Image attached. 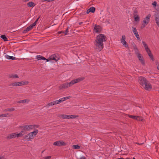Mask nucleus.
I'll return each mask as SVG.
<instances>
[{"mask_svg":"<svg viewBox=\"0 0 159 159\" xmlns=\"http://www.w3.org/2000/svg\"><path fill=\"white\" fill-rule=\"evenodd\" d=\"M107 39L106 37L104 34L98 35L94 42V48L97 51H101L103 48V42L106 41Z\"/></svg>","mask_w":159,"mask_h":159,"instance_id":"nucleus-1","label":"nucleus"},{"mask_svg":"<svg viewBox=\"0 0 159 159\" xmlns=\"http://www.w3.org/2000/svg\"><path fill=\"white\" fill-rule=\"evenodd\" d=\"M139 84L146 90H150L152 88L151 84L148 83L146 79L143 77H140L139 78Z\"/></svg>","mask_w":159,"mask_h":159,"instance_id":"nucleus-2","label":"nucleus"},{"mask_svg":"<svg viewBox=\"0 0 159 159\" xmlns=\"http://www.w3.org/2000/svg\"><path fill=\"white\" fill-rule=\"evenodd\" d=\"M70 82L69 83H66L61 84L60 86H59V89L60 90H61L71 86L72 85V84H70Z\"/></svg>","mask_w":159,"mask_h":159,"instance_id":"nucleus-3","label":"nucleus"},{"mask_svg":"<svg viewBox=\"0 0 159 159\" xmlns=\"http://www.w3.org/2000/svg\"><path fill=\"white\" fill-rule=\"evenodd\" d=\"M93 30L97 33H100L102 30L101 26L99 25H95L94 28Z\"/></svg>","mask_w":159,"mask_h":159,"instance_id":"nucleus-4","label":"nucleus"},{"mask_svg":"<svg viewBox=\"0 0 159 159\" xmlns=\"http://www.w3.org/2000/svg\"><path fill=\"white\" fill-rule=\"evenodd\" d=\"M151 15L150 14L148 15L146 17L144 18L143 21L142 25H147L149 21L150 18L151 17Z\"/></svg>","mask_w":159,"mask_h":159,"instance_id":"nucleus-5","label":"nucleus"},{"mask_svg":"<svg viewBox=\"0 0 159 159\" xmlns=\"http://www.w3.org/2000/svg\"><path fill=\"white\" fill-rule=\"evenodd\" d=\"M53 145L57 146H65L66 145V144L64 142L58 141L54 142Z\"/></svg>","mask_w":159,"mask_h":159,"instance_id":"nucleus-6","label":"nucleus"},{"mask_svg":"<svg viewBox=\"0 0 159 159\" xmlns=\"http://www.w3.org/2000/svg\"><path fill=\"white\" fill-rule=\"evenodd\" d=\"M136 56L138 57L139 60L141 62V64L143 65H145V61L142 54H138V55Z\"/></svg>","mask_w":159,"mask_h":159,"instance_id":"nucleus-7","label":"nucleus"},{"mask_svg":"<svg viewBox=\"0 0 159 159\" xmlns=\"http://www.w3.org/2000/svg\"><path fill=\"white\" fill-rule=\"evenodd\" d=\"M125 35H123L122 36V39H121V42L123 44L125 45V47H128V45L127 42L125 40Z\"/></svg>","mask_w":159,"mask_h":159,"instance_id":"nucleus-8","label":"nucleus"},{"mask_svg":"<svg viewBox=\"0 0 159 159\" xmlns=\"http://www.w3.org/2000/svg\"><path fill=\"white\" fill-rule=\"evenodd\" d=\"M132 28L133 32L134 33V34L135 36H136V37L138 40H139V41H140L141 40L140 39L139 35L136 28L134 27H132Z\"/></svg>","mask_w":159,"mask_h":159,"instance_id":"nucleus-9","label":"nucleus"},{"mask_svg":"<svg viewBox=\"0 0 159 159\" xmlns=\"http://www.w3.org/2000/svg\"><path fill=\"white\" fill-rule=\"evenodd\" d=\"M84 80V79L82 78H79L76 79L72 80L70 84H72V85L78 82H80L81 81H82Z\"/></svg>","mask_w":159,"mask_h":159,"instance_id":"nucleus-10","label":"nucleus"},{"mask_svg":"<svg viewBox=\"0 0 159 159\" xmlns=\"http://www.w3.org/2000/svg\"><path fill=\"white\" fill-rule=\"evenodd\" d=\"M156 23L159 27V14L157 13L154 15Z\"/></svg>","mask_w":159,"mask_h":159,"instance_id":"nucleus-11","label":"nucleus"},{"mask_svg":"<svg viewBox=\"0 0 159 159\" xmlns=\"http://www.w3.org/2000/svg\"><path fill=\"white\" fill-rule=\"evenodd\" d=\"M48 59L50 60H53L57 61L59 59V58L56 55L54 54L51 55Z\"/></svg>","mask_w":159,"mask_h":159,"instance_id":"nucleus-12","label":"nucleus"},{"mask_svg":"<svg viewBox=\"0 0 159 159\" xmlns=\"http://www.w3.org/2000/svg\"><path fill=\"white\" fill-rule=\"evenodd\" d=\"M34 24H32L30 25L29 26L27 27L23 31V33H26L32 29L33 27L34 26Z\"/></svg>","mask_w":159,"mask_h":159,"instance_id":"nucleus-13","label":"nucleus"},{"mask_svg":"<svg viewBox=\"0 0 159 159\" xmlns=\"http://www.w3.org/2000/svg\"><path fill=\"white\" fill-rule=\"evenodd\" d=\"M60 101L61 100H58L52 102H51L48 103L47 105L49 107L51 106L54 105L55 104H58L61 103Z\"/></svg>","mask_w":159,"mask_h":159,"instance_id":"nucleus-14","label":"nucleus"},{"mask_svg":"<svg viewBox=\"0 0 159 159\" xmlns=\"http://www.w3.org/2000/svg\"><path fill=\"white\" fill-rule=\"evenodd\" d=\"M33 138L32 137L31 135L30 134V133H29L28 134H27L24 137V139L25 140L29 141L30 139H33Z\"/></svg>","mask_w":159,"mask_h":159,"instance_id":"nucleus-15","label":"nucleus"},{"mask_svg":"<svg viewBox=\"0 0 159 159\" xmlns=\"http://www.w3.org/2000/svg\"><path fill=\"white\" fill-rule=\"evenodd\" d=\"M16 133H12L7 136V138L8 139H10L16 137Z\"/></svg>","mask_w":159,"mask_h":159,"instance_id":"nucleus-16","label":"nucleus"},{"mask_svg":"<svg viewBox=\"0 0 159 159\" xmlns=\"http://www.w3.org/2000/svg\"><path fill=\"white\" fill-rule=\"evenodd\" d=\"M36 58L38 60H46L47 61H49V60L48 59H47L44 57L40 55H37L36 56Z\"/></svg>","mask_w":159,"mask_h":159,"instance_id":"nucleus-17","label":"nucleus"},{"mask_svg":"<svg viewBox=\"0 0 159 159\" xmlns=\"http://www.w3.org/2000/svg\"><path fill=\"white\" fill-rule=\"evenodd\" d=\"M20 128L22 129V131H27L29 130L28 125H25L24 126H20Z\"/></svg>","mask_w":159,"mask_h":159,"instance_id":"nucleus-18","label":"nucleus"},{"mask_svg":"<svg viewBox=\"0 0 159 159\" xmlns=\"http://www.w3.org/2000/svg\"><path fill=\"white\" fill-rule=\"evenodd\" d=\"M29 83V82L28 81H25L24 82L21 81V82H17V86L23 85H24V84H27Z\"/></svg>","mask_w":159,"mask_h":159,"instance_id":"nucleus-19","label":"nucleus"},{"mask_svg":"<svg viewBox=\"0 0 159 159\" xmlns=\"http://www.w3.org/2000/svg\"><path fill=\"white\" fill-rule=\"evenodd\" d=\"M38 129H35V131L33 132L30 133V134L32 136V137L34 138V135L35 136L38 133Z\"/></svg>","mask_w":159,"mask_h":159,"instance_id":"nucleus-20","label":"nucleus"},{"mask_svg":"<svg viewBox=\"0 0 159 159\" xmlns=\"http://www.w3.org/2000/svg\"><path fill=\"white\" fill-rule=\"evenodd\" d=\"M134 21H139L140 20V18L138 15H134Z\"/></svg>","mask_w":159,"mask_h":159,"instance_id":"nucleus-21","label":"nucleus"},{"mask_svg":"<svg viewBox=\"0 0 159 159\" xmlns=\"http://www.w3.org/2000/svg\"><path fill=\"white\" fill-rule=\"evenodd\" d=\"M60 117L63 119H69V115L61 114L60 115Z\"/></svg>","mask_w":159,"mask_h":159,"instance_id":"nucleus-22","label":"nucleus"},{"mask_svg":"<svg viewBox=\"0 0 159 159\" xmlns=\"http://www.w3.org/2000/svg\"><path fill=\"white\" fill-rule=\"evenodd\" d=\"M0 37L2 38L4 41H8V39L5 34L1 35Z\"/></svg>","mask_w":159,"mask_h":159,"instance_id":"nucleus-23","label":"nucleus"},{"mask_svg":"<svg viewBox=\"0 0 159 159\" xmlns=\"http://www.w3.org/2000/svg\"><path fill=\"white\" fill-rule=\"evenodd\" d=\"M29 101V100H28L27 99H25L23 100H20L18 101L17 102L18 103H26L27 102H28Z\"/></svg>","mask_w":159,"mask_h":159,"instance_id":"nucleus-24","label":"nucleus"},{"mask_svg":"<svg viewBox=\"0 0 159 159\" xmlns=\"http://www.w3.org/2000/svg\"><path fill=\"white\" fill-rule=\"evenodd\" d=\"M79 116L78 115H69V119H74L76 117H78Z\"/></svg>","mask_w":159,"mask_h":159,"instance_id":"nucleus-25","label":"nucleus"},{"mask_svg":"<svg viewBox=\"0 0 159 159\" xmlns=\"http://www.w3.org/2000/svg\"><path fill=\"white\" fill-rule=\"evenodd\" d=\"M89 9L90 11L92 13H94L95 11V8L93 7H90Z\"/></svg>","mask_w":159,"mask_h":159,"instance_id":"nucleus-26","label":"nucleus"},{"mask_svg":"<svg viewBox=\"0 0 159 159\" xmlns=\"http://www.w3.org/2000/svg\"><path fill=\"white\" fill-rule=\"evenodd\" d=\"M34 4V3L33 2H30L27 3V5L29 7H31L33 6H34L35 5L33 6Z\"/></svg>","mask_w":159,"mask_h":159,"instance_id":"nucleus-27","label":"nucleus"},{"mask_svg":"<svg viewBox=\"0 0 159 159\" xmlns=\"http://www.w3.org/2000/svg\"><path fill=\"white\" fill-rule=\"evenodd\" d=\"M135 120L140 121H142L143 120V119L142 118V117H141L136 116V118Z\"/></svg>","mask_w":159,"mask_h":159,"instance_id":"nucleus-28","label":"nucleus"},{"mask_svg":"<svg viewBox=\"0 0 159 159\" xmlns=\"http://www.w3.org/2000/svg\"><path fill=\"white\" fill-rule=\"evenodd\" d=\"M35 125H28L29 130L33 129L35 127Z\"/></svg>","mask_w":159,"mask_h":159,"instance_id":"nucleus-29","label":"nucleus"},{"mask_svg":"<svg viewBox=\"0 0 159 159\" xmlns=\"http://www.w3.org/2000/svg\"><path fill=\"white\" fill-rule=\"evenodd\" d=\"M11 78H18L19 77L18 75L16 74H12L10 76Z\"/></svg>","mask_w":159,"mask_h":159,"instance_id":"nucleus-30","label":"nucleus"},{"mask_svg":"<svg viewBox=\"0 0 159 159\" xmlns=\"http://www.w3.org/2000/svg\"><path fill=\"white\" fill-rule=\"evenodd\" d=\"M23 131H21L19 134H16V136L18 138L20 136H23V134H22V133H23Z\"/></svg>","mask_w":159,"mask_h":159,"instance_id":"nucleus-31","label":"nucleus"},{"mask_svg":"<svg viewBox=\"0 0 159 159\" xmlns=\"http://www.w3.org/2000/svg\"><path fill=\"white\" fill-rule=\"evenodd\" d=\"M9 86H17V82H15L9 85Z\"/></svg>","mask_w":159,"mask_h":159,"instance_id":"nucleus-32","label":"nucleus"},{"mask_svg":"<svg viewBox=\"0 0 159 159\" xmlns=\"http://www.w3.org/2000/svg\"><path fill=\"white\" fill-rule=\"evenodd\" d=\"M73 147L74 149H79L80 148V146L78 145H74Z\"/></svg>","mask_w":159,"mask_h":159,"instance_id":"nucleus-33","label":"nucleus"},{"mask_svg":"<svg viewBox=\"0 0 159 159\" xmlns=\"http://www.w3.org/2000/svg\"><path fill=\"white\" fill-rule=\"evenodd\" d=\"M135 53L136 56L138 55V54H140L139 52V50L138 48L134 49Z\"/></svg>","mask_w":159,"mask_h":159,"instance_id":"nucleus-34","label":"nucleus"},{"mask_svg":"<svg viewBox=\"0 0 159 159\" xmlns=\"http://www.w3.org/2000/svg\"><path fill=\"white\" fill-rule=\"evenodd\" d=\"M142 42L143 45L145 49L148 48L147 44H146V43L144 41H143Z\"/></svg>","mask_w":159,"mask_h":159,"instance_id":"nucleus-35","label":"nucleus"},{"mask_svg":"<svg viewBox=\"0 0 159 159\" xmlns=\"http://www.w3.org/2000/svg\"><path fill=\"white\" fill-rule=\"evenodd\" d=\"M15 108H7L5 109L6 111H15Z\"/></svg>","mask_w":159,"mask_h":159,"instance_id":"nucleus-36","label":"nucleus"},{"mask_svg":"<svg viewBox=\"0 0 159 159\" xmlns=\"http://www.w3.org/2000/svg\"><path fill=\"white\" fill-rule=\"evenodd\" d=\"M148 56L151 58V59L152 60V61H154V58H153V55L152 53L149 54Z\"/></svg>","mask_w":159,"mask_h":159,"instance_id":"nucleus-37","label":"nucleus"},{"mask_svg":"<svg viewBox=\"0 0 159 159\" xmlns=\"http://www.w3.org/2000/svg\"><path fill=\"white\" fill-rule=\"evenodd\" d=\"M129 118H130L134 120H136V116H135L129 115Z\"/></svg>","mask_w":159,"mask_h":159,"instance_id":"nucleus-38","label":"nucleus"},{"mask_svg":"<svg viewBox=\"0 0 159 159\" xmlns=\"http://www.w3.org/2000/svg\"><path fill=\"white\" fill-rule=\"evenodd\" d=\"M138 13V11L136 9H135L134 11V13H133V16H134V15H138L137 14V13Z\"/></svg>","mask_w":159,"mask_h":159,"instance_id":"nucleus-39","label":"nucleus"},{"mask_svg":"<svg viewBox=\"0 0 159 159\" xmlns=\"http://www.w3.org/2000/svg\"><path fill=\"white\" fill-rule=\"evenodd\" d=\"M8 114V113H7V114L0 115V117H7V115Z\"/></svg>","mask_w":159,"mask_h":159,"instance_id":"nucleus-40","label":"nucleus"},{"mask_svg":"<svg viewBox=\"0 0 159 159\" xmlns=\"http://www.w3.org/2000/svg\"><path fill=\"white\" fill-rule=\"evenodd\" d=\"M5 57L7 58V59L9 60L11 59V56H9L8 55H6L5 56Z\"/></svg>","mask_w":159,"mask_h":159,"instance_id":"nucleus-41","label":"nucleus"},{"mask_svg":"<svg viewBox=\"0 0 159 159\" xmlns=\"http://www.w3.org/2000/svg\"><path fill=\"white\" fill-rule=\"evenodd\" d=\"M68 29H69V27H68L66 29V30L64 31L65 33V35H67L68 34Z\"/></svg>","mask_w":159,"mask_h":159,"instance_id":"nucleus-42","label":"nucleus"},{"mask_svg":"<svg viewBox=\"0 0 159 159\" xmlns=\"http://www.w3.org/2000/svg\"><path fill=\"white\" fill-rule=\"evenodd\" d=\"M152 5L154 7H156L157 6V3L156 1H154L152 3Z\"/></svg>","mask_w":159,"mask_h":159,"instance_id":"nucleus-43","label":"nucleus"},{"mask_svg":"<svg viewBox=\"0 0 159 159\" xmlns=\"http://www.w3.org/2000/svg\"><path fill=\"white\" fill-rule=\"evenodd\" d=\"M64 31H59L58 32V34H64V35H65V33Z\"/></svg>","mask_w":159,"mask_h":159,"instance_id":"nucleus-44","label":"nucleus"},{"mask_svg":"<svg viewBox=\"0 0 159 159\" xmlns=\"http://www.w3.org/2000/svg\"><path fill=\"white\" fill-rule=\"evenodd\" d=\"M78 159H85L86 158L84 156H82L81 157H80V156H79L78 157Z\"/></svg>","mask_w":159,"mask_h":159,"instance_id":"nucleus-45","label":"nucleus"},{"mask_svg":"<svg viewBox=\"0 0 159 159\" xmlns=\"http://www.w3.org/2000/svg\"><path fill=\"white\" fill-rule=\"evenodd\" d=\"M155 63L156 65H157V69H158V70H159V63H158V62L157 61H156L155 62Z\"/></svg>","mask_w":159,"mask_h":159,"instance_id":"nucleus-46","label":"nucleus"},{"mask_svg":"<svg viewBox=\"0 0 159 159\" xmlns=\"http://www.w3.org/2000/svg\"><path fill=\"white\" fill-rule=\"evenodd\" d=\"M51 157V156H48L47 157H44L43 158L44 159H50Z\"/></svg>","mask_w":159,"mask_h":159,"instance_id":"nucleus-47","label":"nucleus"},{"mask_svg":"<svg viewBox=\"0 0 159 159\" xmlns=\"http://www.w3.org/2000/svg\"><path fill=\"white\" fill-rule=\"evenodd\" d=\"M133 46L134 47V50L137 48L136 45L134 44V43H133Z\"/></svg>","mask_w":159,"mask_h":159,"instance_id":"nucleus-48","label":"nucleus"},{"mask_svg":"<svg viewBox=\"0 0 159 159\" xmlns=\"http://www.w3.org/2000/svg\"><path fill=\"white\" fill-rule=\"evenodd\" d=\"M38 20L37 19L36 20H35V22H34L32 24H34V26H35L36 25V23H37V22Z\"/></svg>","mask_w":159,"mask_h":159,"instance_id":"nucleus-49","label":"nucleus"},{"mask_svg":"<svg viewBox=\"0 0 159 159\" xmlns=\"http://www.w3.org/2000/svg\"><path fill=\"white\" fill-rule=\"evenodd\" d=\"M69 98H70V97L69 96V97H64L63 98H64V100H65L67 99H68Z\"/></svg>","mask_w":159,"mask_h":159,"instance_id":"nucleus-50","label":"nucleus"},{"mask_svg":"<svg viewBox=\"0 0 159 159\" xmlns=\"http://www.w3.org/2000/svg\"><path fill=\"white\" fill-rule=\"evenodd\" d=\"M156 10L157 11H159V5H157V6H156Z\"/></svg>","mask_w":159,"mask_h":159,"instance_id":"nucleus-51","label":"nucleus"},{"mask_svg":"<svg viewBox=\"0 0 159 159\" xmlns=\"http://www.w3.org/2000/svg\"><path fill=\"white\" fill-rule=\"evenodd\" d=\"M16 59V58L15 57H14L13 56L11 57V60H15Z\"/></svg>","mask_w":159,"mask_h":159,"instance_id":"nucleus-52","label":"nucleus"},{"mask_svg":"<svg viewBox=\"0 0 159 159\" xmlns=\"http://www.w3.org/2000/svg\"><path fill=\"white\" fill-rule=\"evenodd\" d=\"M146 51V52H149L150 50V49L148 48V47L146 49H145Z\"/></svg>","mask_w":159,"mask_h":159,"instance_id":"nucleus-53","label":"nucleus"},{"mask_svg":"<svg viewBox=\"0 0 159 159\" xmlns=\"http://www.w3.org/2000/svg\"><path fill=\"white\" fill-rule=\"evenodd\" d=\"M91 12L90 11V10H89V9H88L87 11H86V14H89V12Z\"/></svg>","mask_w":159,"mask_h":159,"instance_id":"nucleus-54","label":"nucleus"},{"mask_svg":"<svg viewBox=\"0 0 159 159\" xmlns=\"http://www.w3.org/2000/svg\"><path fill=\"white\" fill-rule=\"evenodd\" d=\"M59 100H61L60 101V102H63V101H64V98H60V99H59Z\"/></svg>","mask_w":159,"mask_h":159,"instance_id":"nucleus-55","label":"nucleus"},{"mask_svg":"<svg viewBox=\"0 0 159 159\" xmlns=\"http://www.w3.org/2000/svg\"><path fill=\"white\" fill-rule=\"evenodd\" d=\"M145 25H146L142 24V25L141 26V28H143L145 26Z\"/></svg>","mask_w":159,"mask_h":159,"instance_id":"nucleus-56","label":"nucleus"},{"mask_svg":"<svg viewBox=\"0 0 159 159\" xmlns=\"http://www.w3.org/2000/svg\"><path fill=\"white\" fill-rule=\"evenodd\" d=\"M148 55L151 53V50H150L149 52H147Z\"/></svg>","mask_w":159,"mask_h":159,"instance_id":"nucleus-57","label":"nucleus"},{"mask_svg":"<svg viewBox=\"0 0 159 159\" xmlns=\"http://www.w3.org/2000/svg\"><path fill=\"white\" fill-rule=\"evenodd\" d=\"M30 0H22L23 2H26Z\"/></svg>","mask_w":159,"mask_h":159,"instance_id":"nucleus-58","label":"nucleus"},{"mask_svg":"<svg viewBox=\"0 0 159 159\" xmlns=\"http://www.w3.org/2000/svg\"><path fill=\"white\" fill-rule=\"evenodd\" d=\"M39 125H35V127H37V128L39 127Z\"/></svg>","mask_w":159,"mask_h":159,"instance_id":"nucleus-59","label":"nucleus"},{"mask_svg":"<svg viewBox=\"0 0 159 159\" xmlns=\"http://www.w3.org/2000/svg\"><path fill=\"white\" fill-rule=\"evenodd\" d=\"M83 22H80L79 23V25H81L82 24Z\"/></svg>","mask_w":159,"mask_h":159,"instance_id":"nucleus-60","label":"nucleus"},{"mask_svg":"<svg viewBox=\"0 0 159 159\" xmlns=\"http://www.w3.org/2000/svg\"><path fill=\"white\" fill-rule=\"evenodd\" d=\"M40 16H39L38 17V18H37V19L38 20H39V19L40 18Z\"/></svg>","mask_w":159,"mask_h":159,"instance_id":"nucleus-61","label":"nucleus"},{"mask_svg":"<svg viewBox=\"0 0 159 159\" xmlns=\"http://www.w3.org/2000/svg\"><path fill=\"white\" fill-rule=\"evenodd\" d=\"M0 159H4L3 158V157H0Z\"/></svg>","mask_w":159,"mask_h":159,"instance_id":"nucleus-62","label":"nucleus"},{"mask_svg":"<svg viewBox=\"0 0 159 159\" xmlns=\"http://www.w3.org/2000/svg\"><path fill=\"white\" fill-rule=\"evenodd\" d=\"M117 159H124L123 158H117Z\"/></svg>","mask_w":159,"mask_h":159,"instance_id":"nucleus-63","label":"nucleus"},{"mask_svg":"<svg viewBox=\"0 0 159 159\" xmlns=\"http://www.w3.org/2000/svg\"><path fill=\"white\" fill-rule=\"evenodd\" d=\"M86 14V12H85V11L84 12V14Z\"/></svg>","mask_w":159,"mask_h":159,"instance_id":"nucleus-64","label":"nucleus"}]
</instances>
